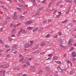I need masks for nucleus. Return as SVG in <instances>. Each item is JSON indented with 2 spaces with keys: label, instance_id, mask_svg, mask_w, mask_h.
<instances>
[{
  "label": "nucleus",
  "instance_id": "obj_1",
  "mask_svg": "<svg viewBox=\"0 0 76 76\" xmlns=\"http://www.w3.org/2000/svg\"><path fill=\"white\" fill-rule=\"evenodd\" d=\"M72 39H69V40L68 41V47H70L72 45V43L71 42H72Z\"/></svg>",
  "mask_w": 76,
  "mask_h": 76
},
{
  "label": "nucleus",
  "instance_id": "obj_2",
  "mask_svg": "<svg viewBox=\"0 0 76 76\" xmlns=\"http://www.w3.org/2000/svg\"><path fill=\"white\" fill-rule=\"evenodd\" d=\"M18 47V45H16L13 46H12V48H13L12 50H11V51H13L14 50H15L16 49V48Z\"/></svg>",
  "mask_w": 76,
  "mask_h": 76
},
{
  "label": "nucleus",
  "instance_id": "obj_3",
  "mask_svg": "<svg viewBox=\"0 0 76 76\" xmlns=\"http://www.w3.org/2000/svg\"><path fill=\"white\" fill-rule=\"evenodd\" d=\"M33 23V21L31 20L28 21L25 23L26 25H30Z\"/></svg>",
  "mask_w": 76,
  "mask_h": 76
},
{
  "label": "nucleus",
  "instance_id": "obj_4",
  "mask_svg": "<svg viewBox=\"0 0 76 76\" xmlns=\"http://www.w3.org/2000/svg\"><path fill=\"white\" fill-rule=\"evenodd\" d=\"M57 69L58 72H59V73H62L63 71L62 69L60 68V67L58 66L57 68Z\"/></svg>",
  "mask_w": 76,
  "mask_h": 76
},
{
  "label": "nucleus",
  "instance_id": "obj_5",
  "mask_svg": "<svg viewBox=\"0 0 76 76\" xmlns=\"http://www.w3.org/2000/svg\"><path fill=\"white\" fill-rule=\"evenodd\" d=\"M6 73V70H1L0 71V73L1 74H3V76H5V74H4Z\"/></svg>",
  "mask_w": 76,
  "mask_h": 76
},
{
  "label": "nucleus",
  "instance_id": "obj_6",
  "mask_svg": "<svg viewBox=\"0 0 76 76\" xmlns=\"http://www.w3.org/2000/svg\"><path fill=\"white\" fill-rule=\"evenodd\" d=\"M60 42V43H61V44H63L64 42V41L62 39H60L59 40H58V42Z\"/></svg>",
  "mask_w": 76,
  "mask_h": 76
},
{
  "label": "nucleus",
  "instance_id": "obj_7",
  "mask_svg": "<svg viewBox=\"0 0 76 76\" xmlns=\"http://www.w3.org/2000/svg\"><path fill=\"white\" fill-rule=\"evenodd\" d=\"M23 29V28H21L20 29L19 31L18 34V37H20V33H21V32L22 31Z\"/></svg>",
  "mask_w": 76,
  "mask_h": 76
},
{
  "label": "nucleus",
  "instance_id": "obj_8",
  "mask_svg": "<svg viewBox=\"0 0 76 76\" xmlns=\"http://www.w3.org/2000/svg\"><path fill=\"white\" fill-rule=\"evenodd\" d=\"M24 46L25 47H26V48H28V47L30 46V44L29 43H28V44L25 43L24 45Z\"/></svg>",
  "mask_w": 76,
  "mask_h": 76
},
{
  "label": "nucleus",
  "instance_id": "obj_9",
  "mask_svg": "<svg viewBox=\"0 0 76 76\" xmlns=\"http://www.w3.org/2000/svg\"><path fill=\"white\" fill-rule=\"evenodd\" d=\"M41 52V50H37L35 51H34L33 52V54H36V53H39V52Z\"/></svg>",
  "mask_w": 76,
  "mask_h": 76
},
{
  "label": "nucleus",
  "instance_id": "obj_10",
  "mask_svg": "<svg viewBox=\"0 0 76 76\" xmlns=\"http://www.w3.org/2000/svg\"><path fill=\"white\" fill-rule=\"evenodd\" d=\"M15 29H13L11 32V34H16V32L15 31Z\"/></svg>",
  "mask_w": 76,
  "mask_h": 76
},
{
  "label": "nucleus",
  "instance_id": "obj_11",
  "mask_svg": "<svg viewBox=\"0 0 76 76\" xmlns=\"http://www.w3.org/2000/svg\"><path fill=\"white\" fill-rule=\"evenodd\" d=\"M18 18V16L16 15H14L13 16L12 19H16Z\"/></svg>",
  "mask_w": 76,
  "mask_h": 76
},
{
  "label": "nucleus",
  "instance_id": "obj_12",
  "mask_svg": "<svg viewBox=\"0 0 76 76\" xmlns=\"http://www.w3.org/2000/svg\"><path fill=\"white\" fill-rule=\"evenodd\" d=\"M53 58L55 59L56 60H57L58 58V56H55L53 57Z\"/></svg>",
  "mask_w": 76,
  "mask_h": 76
},
{
  "label": "nucleus",
  "instance_id": "obj_13",
  "mask_svg": "<svg viewBox=\"0 0 76 76\" xmlns=\"http://www.w3.org/2000/svg\"><path fill=\"white\" fill-rule=\"evenodd\" d=\"M72 56L73 57H76V53L75 52H72Z\"/></svg>",
  "mask_w": 76,
  "mask_h": 76
},
{
  "label": "nucleus",
  "instance_id": "obj_14",
  "mask_svg": "<svg viewBox=\"0 0 76 76\" xmlns=\"http://www.w3.org/2000/svg\"><path fill=\"white\" fill-rule=\"evenodd\" d=\"M61 1H59L56 4V6H58V5H59V4H60L61 3Z\"/></svg>",
  "mask_w": 76,
  "mask_h": 76
},
{
  "label": "nucleus",
  "instance_id": "obj_15",
  "mask_svg": "<svg viewBox=\"0 0 76 76\" xmlns=\"http://www.w3.org/2000/svg\"><path fill=\"white\" fill-rule=\"evenodd\" d=\"M1 7H2V8H3V9H5V10H8V9H7L6 7L4 6H1Z\"/></svg>",
  "mask_w": 76,
  "mask_h": 76
},
{
  "label": "nucleus",
  "instance_id": "obj_16",
  "mask_svg": "<svg viewBox=\"0 0 76 76\" xmlns=\"http://www.w3.org/2000/svg\"><path fill=\"white\" fill-rule=\"evenodd\" d=\"M37 29H38V27H37V28H35L32 31V32H35L36 31H37Z\"/></svg>",
  "mask_w": 76,
  "mask_h": 76
},
{
  "label": "nucleus",
  "instance_id": "obj_17",
  "mask_svg": "<svg viewBox=\"0 0 76 76\" xmlns=\"http://www.w3.org/2000/svg\"><path fill=\"white\" fill-rule=\"evenodd\" d=\"M20 69V68H17V67H15L14 68L13 70H19Z\"/></svg>",
  "mask_w": 76,
  "mask_h": 76
},
{
  "label": "nucleus",
  "instance_id": "obj_18",
  "mask_svg": "<svg viewBox=\"0 0 76 76\" xmlns=\"http://www.w3.org/2000/svg\"><path fill=\"white\" fill-rule=\"evenodd\" d=\"M44 29V28L43 27L40 28L39 29V31L40 32H41V31H43V30Z\"/></svg>",
  "mask_w": 76,
  "mask_h": 76
},
{
  "label": "nucleus",
  "instance_id": "obj_19",
  "mask_svg": "<svg viewBox=\"0 0 76 76\" xmlns=\"http://www.w3.org/2000/svg\"><path fill=\"white\" fill-rule=\"evenodd\" d=\"M60 47L61 48H66V46H63L62 45H60Z\"/></svg>",
  "mask_w": 76,
  "mask_h": 76
},
{
  "label": "nucleus",
  "instance_id": "obj_20",
  "mask_svg": "<svg viewBox=\"0 0 76 76\" xmlns=\"http://www.w3.org/2000/svg\"><path fill=\"white\" fill-rule=\"evenodd\" d=\"M19 17V18H20L22 19V20H23V19H24V16H22V15H20Z\"/></svg>",
  "mask_w": 76,
  "mask_h": 76
},
{
  "label": "nucleus",
  "instance_id": "obj_21",
  "mask_svg": "<svg viewBox=\"0 0 76 76\" xmlns=\"http://www.w3.org/2000/svg\"><path fill=\"white\" fill-rule=\"evenodd\" d=\"M70 12V8H69L68 10L65 13V14H68Z\"/></svg>",
  "mask_w": 76,
  "mask_h": 76
},
{
  "label": "nucleus",
  "instance_id": "obj_22",
  "mask_svg": "<svg viewBox=\"0 0 76 76\" xmlns=\"http://www.w3.org/2000/svg\"><path fill=\"white\" fill-rule=\"evenodd\" d=\"M68 21L69 20H65L62 22V23H67V22H68Z\"/></svg>",
  "mask_w": 76,
  "mask_h": 76
},
{
  "label": "nucleus",
  "instance_id": "obj_23",
  "mask_svg": "<svg viewBox=\"0 0 76 76\" xmlns=\"http://www.w3.org/2000/svg\"><path fill=\"white\" fill-rule=\"evenodd\" d=\"M45 69H46V70H50V68L47 66L45 67Z\"/></svg>",
  "mask_w": 76,
  "mask_h": 76
},
{
  "label": "nucleus",
  "instance_id": "obj_24",
  "mask_svg": "<svg viewBox=\"0 0 76 76\" xmlns=\"http://www.w3.org/2000/svg\"><path fill=\"white\" fill-rule=\"evenodd\" d=\"M45 42H42L41 44H40V45L41 46H42L44 45H45Z\"/></svg>",
  "mask_w": 76,
  "mask_h": 76
},
{
  "label": "nucleus",
  "instance_id": "obj_25",
  "mask_svg": "<svg viewBox=\"0 0 76 76\" xmlns=\"http://www.w3.org/2000/svg\"><path fill=\"white\" fill-rule=\"evenodd\" d=\"M26 64H27V66H30V63L28 61L26 62Z\"/></svg>",
  "mask_w": 76,
  "mask_h": 76
},
{
  "label": "nucleus",
  "instance_id": "obj_26",
  "mask_svg": "<svg viewBox=\"0 0 76 76\" xmlns=\"http://www.w3.org/2000/svg\"><path fill=\"white\" fill-rule=\"evenodd\" d=\"M21 7L23 9H25V6L23 4L22 5Z\"/></svg>",
  "mask_w": 76,
  "mask_h": 76
},
{
  "label": "nucleus",
  "instance_id": "obj_27",
  "mask_svg": "<svg viewBox=\"0 0 76 76\" xmlns=\"http://www.w3.org/2000/svg\"><path fill=\"white\" fill-rule=\"evenodd\" d=\"M1 69H3L4 68H5V66H4V65L3 66V65H1L0 67Z\"/></svg>",
  "mask_w": 76,
  "mask_h": 76
},
{
  "label": "nucleus",
  "instance_id": "obj_28",
  "mask_svg": "<svg viewBox=\"0 0 76 76\" xmlns=\"http://www.w3.org/2000/svg\"><path fill=\"white\" fill-rule=\"evenodd\" d=\"M50 36H51V35H50V34H48L46 35V38H49V37H50Z\"/></svg>",
  "mask_w": 76,
  "mask_h": 76
},
{
  "label": "nucleus",
  "instance_id": "obj_29",
  "mask_svg": "<svg viewBox=\"0 0 76 76\" xmlns=\"http://www.w3.org/2000/svg\"><path fill=\"white\" fill-rule=\"evenodd\" d=\"M22 32L24 34L25 33L27 32V31L26 30H25V29H23L22 31Z\"/></svg>",
  "mask_w": 76,
  "mask_h": 76
},
{
  "label": "nucleus",
  "instance_id": "obj_30",
  "mask_svg": "<svg viewBox=\"0 0 76 76\" xmlns=\"http://www.w3.org/2000/svg\"><path fill=\"white\" fill-rule=\"evenodd\" d=\"M54 74L55 76H58V74L57 72H55Z\"/></svg>",
  "mask_w": 76,
  "mask_h": 76
},
{
  "label": "nucleus",
  "instance_id": "obj_31",
  "mask_svg": "<svg viewBox=\"0 0 76 76\" xmlns=\"http://www.w3.org/2000/svg\"><path fill=\"white\" fill-rule=\"evenodd\" d=\"M8 39L10 41H12V39L10 37H8Z\"/></svg>",
  "mask_w": 76,
  "mask_h": 76
},
{
  "label": "nucleus",
  "instance_id": "obj_32",
  "mask_svg": "<svg viewBox=\"0 0 76 76\" xmlns=\"http://www.w3.org/2000/svg\"><path fill=\"white\" fill-rule=\"evenodd\" d=\"M48 20H44V21L42 22V23H47V21Z\"/></svg>",
  "mask_w": 76,
  "mask_h": 76
},
{
  "label": "nucleus",
  "instance_id": "obj_33",
  "mask_svg": "<svg viewBox=\"0 0 76 76\" xmlns=\"http://www.w3.org/2000/svg\"><path fill=\"white\" fill-rule=\"evenodd\" d=\"M73 50H74V47H72L71 48V49L70 50V51H72Z\"/></svg>",
  "mask_w": 76,
  "mask_h": 76
},
{
  "label": "nucleus",
  "instance_id": "obj_34",
  "mask_svg": "<svg viewBox=\"0 0 76 76\" xmlns=\"http://www.w3.org/2000/svg\"><path fill=\"white\" fill-rule=\"evenodd\" d=\"M38 48V46H37L33 48V50H35V49H37V48Z\"/></svg>",
  "mask_w": 76,
  "mask_h": 76
},
{
  "label": "nucleus",
  "instance_id": "obj_35",
  "mask_svg": "<svg viewBox=\"0 0 76 76\" xmlns=\"http://www.w3.org/2000/svg\"><path fill=\"white\" fill-rule=\"evenodd\" d=\"M4 67H5V68H7L9 67V65L7 64V65H4Z\"/></svg>",
  "mask_w": 76,
  "mask_h": 76
},
{
  "label": "nucleus",
  "instance_id": "obj_36",
  "mask_svg": "<svg viewBox=\"0 0 76 76\" xmlns=\"http://www.w3.org/2000/svg\"><path fill=\"white\" fill-rule=\"evenodd\" d=\"M22 5V4H21L20 3L18 4V6L19 7H21Z\"/></svg>",
  "mask_w": 76,
  "mask_h": 76
},
{
  "label": "nucleus",
  "instance_id": "obj_37",
  "mask_svg": "<svg viewBox=\"0 0 76 76\" xmlns=\"http://www.w3.org/2000/svg\"><path fill=\"white\" fill-rule=\"evenodd\" d=\"M16 9H17V10H19V11H20V12H21V9L20 8L17 7Z\"/></svg>",
  "mask_w": 76,
  "mask_h": 76
},
{
  "label": "nucleus",
  "instance_id": "obj_38",
  "mask_svg": "<svg viewBox=\"0 0 76 76\" xmlns=\"http://www.w3.org/2000/svg\"><path fill=\"white\" fill-rule=\"evenodd\" d=\"M58 38V35H56L54 36V38Z\"/></svg>",
  "mask_w": 76,
  "mask_h": 76
},
{
  "label": "nucleus",
  "instance_id": "obj_39",
  "mask_svg": "<svg viewBox=\"0 0 76 76\" xmlns=\"http://www.w3.org/2000/svg\"><path fill=\"white\" fill-rule=\"evenodd\" d=\"M66 61L67 62V63H68V64L70 63L71 62L70 61L67 60H66Z\"/></svg>",
  "mask_w": 76,
  "mask_h": 76
},
{
  "label": "nucleus",
  "instance_id": "obj_40",
  "mask_svg": "<svg viewBox=\"0 0 76 76\" xmlns=\"http://www.w3.org/2000/svg\"><path fill=\"white\" fill-rule=\"evenodd\" d=\"M0 43L2 44H4V43H3V41H2V40L1 39H0Z\"/></svg>",
  "mask_w": 76,
  "mask_h": 76
},
{
  "label": "nucleus",
  "instance_id": "obj_41",
  "mask_svg": "<svg viewBox=\"0 0 76 76\" xmlns=\"http://www.w3.org/2000/svg\"><path fill=\"white\" fill-rule=\"evenodd\" d=\"M65 1L67 3H70L71 2V1H69V0H66Z\"/></svg>",
  "mask_w": 76,
  "mask_h": 76
},
{
  "label": "nucleus",
  "instance_id": "obj_42",
  "mask_svg": "<svg viewBox=\"0 0 76 76\" xmlns=\"http://www.w3.org/2000/svg\"><path fill=\"white\" fill-rule=\"evenodd\" d=\"M42 72V70H41L39 71L38 72V74H40V73H41Z\"/></svg>",
  "mask_w": 76,
  "mask_h": 76
},
{
  "label": "nucleus",
  "instance_id": "obj_43",
  "mask_svg": "<svg viewBox=\"0 0 76 76\" xmlns=\"http://www.w3.org/2000/svg\"><path fill=\"white\" fill-rule=\"evenodd\" d=\"M61 35H62V33H61V32H59L58 33V35L59 36H61Z\"/></svg>",
  "mask_w": 76,
  "mask_h": 76
},
{
  "label": "nucleus",
  "instance_id": "obj_44",
  "mask_svg": "<svg viewBox=\"0 0 76 76\" xmlns=\"http://www.w3.org/2000/svg\"><path fill=\"white\" fill-rule=\"evenodd\" d=\"M26 66V64H25L22 66L21 67H22V68H25V67Z\"/></svg>",
  "mask_w": 76,
  "mask_h": 76
},
{
  "label": "nucleus",
  "instance_id": "obj_45",
  "mask_svg": "<svg viewBox=\"0 0 76 76\" xmlns=\"http://www.w3.org/2000/svg\"><path fill=\"white\" fill-rule=\"evenodd\" d=\"M23 59H24V58H23L21 59L20 60V62H22L23 61Z\"/></svg>",
  "mask_w": 76,
  "mask_h": 76
},
{
  "label": "nucleus",
  "instance_id": "obj_46",
  "mask_svg": "<svg viewBox=\"0 0 76 76\" xmlns=\"http://www.w3.org/2000/svg\"><path fill=\"white\" fill-rule=\"evenodd\" d=\"M5 48H9V46L7 45H5Z\"/></svg>",
  "mask_w": 76,
  "mask_h": 76
},
{
  "label": "nucleus",
  "instance_id": "obj_47",
  "mask_svg": "<svg viewBox=\"0 0 76 76\" xmlns=\"http://www.w3.org/2000/svg\"><path fill=\"white\" fill-rule=\"evenodd\" d=\"M45 53V52H43L40 53V54H44Z\"/></svg>",
  "mask_w": 76,
  "mask_h": 76
},
{
  "label": "nucleus",
  "instance_id": "obj_48",
  "mask_svg": "<svg viewBox=\"0 0 76 76\" xmlns=\"http://www.w3.org/2000/svg\"><path fill=\"white\" fill-rule=\"evenodd\" d=\"M52 58V57H49L47 59V60H50Z\"/></svg>",
  "mask_w": 76,
  "mask_h": 76
},
{
  "label": "nucleus",
  "instance_id": "obj_49",
  "mask_svg": "<svg viewBox=\"0 0 76 76\" xmlns=\"http://www.w3.org/2000/svg\"><path fill=\"white\" fill-rule=\"evenodd\" d=\"M73 74V71L71 72L70 73V75H72Z\"/></svg>",
  "mask_w": 76,
  "mask_h": 76
},
{
  "label": "nucleus",
  "instance_id": "obj_50",
  "mask_svg": "<svg viewBox=\"0 0 76 76\" xmlns=\"http://www.w3.org/2000/svg\"><path fill=\"white\" fill-rule=\"evenodd\" d=\"M33 59V58H30L28 59V60H29V61H30V60H32Z\"/></svg>",
  "mask_w": 76,
  "mask_h": 76
},
{
  "label": "nucleus",
  "instance_id": "obj_51",
  "mask_svg": "<svg viewBox=\"0 0 76 76\" xmlns=\"http://www.w3.org/2000/svg\"><path fill=\"white\" fill-rule=\"evenodd\" d=\"M27 29H29V30H31V29H32V27H28L27 28Z\"/></svg>",
  "mask_w": 76,
  "mask_h": 76
},
{
  "label": "nucleus",
  "instance_id": "obj_52",
  "mask_svg": "<svg viewBox=\"0 0 76 76\" xmlns=\"http://www.w3.org/2000/svg\"><path fill=\"white\" fill-rule=\"evenodd\" d=\"M60 16V15H56V18H59Z\"/></svg>",
  "mask_w": 76,
  "mask_h": 76
},
{
  "label": "nucleus",
  "instance_id": "obj_53",
  "mask_svg": "<svg viewBox=\"0 0 76 76\" xmlns=\"http://www.w3.org/2000/svg\"><path fill=\"white\" fill-rule=\"evenodd\" d=\"M11 50L10 49H8V50H6L5 53H7V52H9V51H10Z\"/></svg>",
  "mask_w": 76,
  "mask_h": 76
},
{
  "label": "nucleus",
  "instance_id": "obj_54",
  "mask_svg": "<svg viewBox=\"0 0 76 76\" xmlns=\"http://www.w3.org/2000/svg\"><path fill=\"white\" fill-rule=\"evenodd\" d=\"M20 2H21V3H23V0H18Z\"/></svg>",
  "mask_w": 76,
  "mask_h": 76
},
{
  "label": "nucleus",
  "instance_id": "obj_55",
  "mask_svg": "<svg viewBox=\"0 0 76 76\" xmlns=\"http://www.w3.org/2000/svg\"><path fill=\"white\" fill-rule=\"evenodd\" d=\"M32 69L33 70H35V67H34V66H32Z\"/></svg>",
  "mask_w": 76,
  "mask_h": 76
},
{
  "label": "nucleus",
  "instance_id": "obj_56",
  "mask_svg": "<svg viewBox=\"0 0 76 76\" xmlns=\"http://www.w3.org/2000/svg\"><path fill=\"white\" fill-rule=\"evenodd\" d=\"M6 19L7 20H8V19H10V17H7L6 18Z\"/></svg>",
  "mask_w": 76,
  "mask_h": 76
},
{
  "label": "nucleus",
  "instance_id": "obj_57",
  "mask_svg": "<svg viewBox=\"0 0 76 76\" xmlns=\"http://www.w3.org/2000/svg\"><path fill=\"white\" fill-rule=\"evenodd\" d=\"M51 56H52V54H50L48 55V57H51Z\"/></svg>",
  "mask_w": 76,
  "mask_h": 76
},
{
  "label": "nucleus",
  "instance_id": "obj_58",
  "mask_svg": "<svg viewBox=\"0 0 76 76\" xmlns=\"http://www.w3.org/2000/svg\"><path fill=\"white\" fill-rule=\"evenodd\" d=\"M76 60V58H73L72 59V61H75Z\"/></svg>",
  "mask_w": 76,
  "mask_h": 76
},
{
  "label": "nucleus",
  "instance_id": "obj_59",
  "mask_svg": "<svg viewBox=\"0 0 76 76\" xmlns=\"http://www.w3.org/2000/svg\"><path fill=\"white\" fill-rule=\"evenodd\" d=\"M14 16H16V15H17V12H15L14 13Z\"/></svg>",
  "mask_w": 76,
  "mask_h": 76
},
{
  "label": "nucleus",
  "instance_id": "obj_60",
  "mask_svg": "<svg viewBox=\"0 0 76 76\" xmlns=\"http://www.w3.org/2000/svg\"><path fill=\"white\" fill-rule=\"evenodd\" d=\"M30 42L31 44H33L34 43V41H30Z\"/></svg>",
  "mask_w": 76,
  "mask_h": 76
},
{
  "label": "nucleus",
  "instance_id": "obj_61",
  "mask_svg": "<svg viewBox=\"0 0 76 76\" xmlns=\"http://www.w3.org/2000/svg\"><path fill=\"white\" fill-rule=\"evenodd\" d=\"M21 25V23H19L17 25V26H19V25Z\"/></svg>",
  "mask_w": 76,
  "mask_h": 76
},
{
  "label": "nucleus",
  "instance_id": "obj_62",
  "mask_svg": "<svg viewBox=\"0 0 76 76\" xmlns=\"http://www.w3.org/2000/svg\"><path fill=\"white\" fill-rule=\"evenodd\" d=\"M23 76H27V75H26V74H23Z\"/></svg>",
  "mask_w": 76,
  "mask_h": 76
},
{
  "label": "nucleus",
  "instance_id": "obj_63",
  "mask_svg": "<svg viewBox=\"0 0 76 76\" xmlns=\"http://www.w3.org/2000/svg\"><path fill=\"white\" fill-rule=\"evenodd\" d=\"M7 21H6L5 22V25H7Z\"/></svg>",
  "mask_w": 76,
  "mask_h": 76
},
{
  "label": "nucleus",
  "instance_id": "obj_64",
  "mask_svg": "<svg viewBox=\"0 0 76 76\" xmlns=\"http://www.w3.org/2000/svg\"><path fill=\"white\" fill-rule=\"evenodd\" d=\"M10 55H7V57H10Z\"/></svg>",
  "mask_w": 76,
  "mask_h": 76
}]
</instances>
